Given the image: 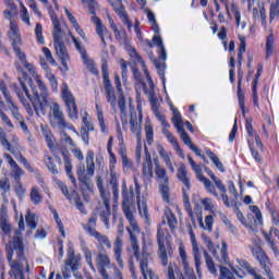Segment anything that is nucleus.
Instances as JSON below:
<instances>
[{
  "mask_svg": "<svg viewBox=\"0 0 279 279\" xmlns=\"http://www.w3.org/2000/svg\"><path fill=\"white\" fill-rule=\"evenodd\" d=\"M19 83L13 84V90L20 100V104L25 108L27 114L34 117V110L37 117H45L47 114V105L49 104V90L47 89V85L40 80H36V84L40 93L33 88V97L29 94V89L27 88V84H32V78L27 76V74H23V76L17 77ZM33 108L32 109V105Z\"/></svg>",
  "mask_w": 279,
  "mask_h": 279,
  "instance_id": "nucleus-1",
  "label": "nucleus"
},
{
  "mask_svg": "<svg viewBox=\"0 0 279 279\" xmlns=\"http://www.w3.org/2000/svg\"><path fill=\"white\" fill-rule=\"evenodd\" d=\"M7 260L10 263V267L13 270L14 276L23 274V262H25V246L23 244V235L21 231H15V235L12 241L5 246Z\"/></svg>",
  "mask_w": 279,
  "mask_h": 279,
  "instance_id": "nucleus-2",
  "label": "nucleus"
},
{
  "mask_svg": "<svg viewBox=\"0 0 279 279\" xmlns=\"http://www.w3.org/2000/svg\"><path fill=\"white\" fill-rule=\"evenodd\" d=\"M153 32L155 35L153 36V44L149 43V47H157V53L159 56L158 59H154L155 69H157V73L162 81L163 88L167 84V78L165 77V71L167 69V49L165 48V44L162 43V37L160 36V26H158V22L150 23Z\"/></svg>",
  "mask_w": 279,
  "mask_h": 279,
  "instance_id": "nucleus-3",
  "label": "nucleus"
},
{
  "mask_svg": "<svg viewBox=\"0 0 279 279\" xmlns=\"http://www.w3.org/2000/svg\"><path fill=\"white\" fill-rule=\"evenodd\" d=\"M122 199H123L122 201V210L132 228V229H130V228L126 229L130 234V241H132V234H134L136 244L138 245V239L136 238V234H140L141 230L138 229L136 219H134V213L132 211V208H134V205L132 204V201H130V193L128 192V187H124L122 190Z\"/></svg>",
  "mask_w": 279,
  "mask_h": 279,
  "instance_id": "nucleus-4",
  "label": "nucleus"
},
{
  "mask_svg": "<svg viewBox=\"0 0 279 279\" xmlns=\"http://www.w3.org/2000/svg\"><path fill=\"white\" fill-rule=\"evenodd\" d=\"M48 119L51 128H59V130H72L75 134H80L73 124L66 122L64 111H62V107H60V104L58 102H52L50 106Z\"/></svg>",
  "mask_w": 279,
  "mask_h": 279,
  "instance_id": "nucleus-5",
  "label": "nucleus"
},
{
  "mask_svg": "<svg viewBox=\"0 0 279 279\" xmlns=\"http://www.w3.org/2000/svg\"><path fill=\"white\" fill-rule=\"evenodd\" d=\"M61 97L64 101L69 119H71V121H77V119H80V109L77 108L75 96H73L66 83L62 84Z\"/></svg>",
  "mask_w": 279,
  "mask_h": 279,
  "instance_id": "nucleus-6",
  "label": "nucleus"
},
{
  "mask_svg": "<svg viewBox=\"0 0 279 279\" xmlns=\"http://www.w3.org/2000/svg\"><path fill=\"white\" fill-rule=\"evenodd\" d=\"M80 260H82V257L80 255H75V248L73 246H70L68 248V258L61 268L62 276L64 279L71 278V272H73V276L77 277V269H80Z\"/></svg>",
  "mask_w": 279,
  "mask_h": 279,
  "instance_id": "nucleus-7",
  "label": "nucleus"
},
{
  "mask_svg": "<svg viewBox=\"0 0 279 279\" xmlns=\"http://www.w3.org/2000/svg\"><path fill=\"white\" fill-rule=\"evenodd\" d=\"M83 229L86 230L89 236H94L100 245H106L108 250H112V243L108 239V235H104L97 231V214L90 216L87 223L83 225Z\"/></svg>",
  "mask_w": 279,
  "mask_h": 279,
  "instance_id": "nucleus-8",
  "label": "nucleus"
},
{
  "mask_svg": "<svg viewBox=\"0 0 279 279\" xmlns=\"http://www.w3.org/2000/svg\"><path fill=\"white\" fill-rule=\"evenodd\" d=\"M177 178L185 186L182 189L183 204L189 211L190 217H193V210H191V201L189 199L187 193V191H191V179L189 178V170H186V166L184 163L179 167Z\"/></svg>",
  "mask_w": 279,
  "mask_h": 279,
  "instance_id": "nucleus-9",
  "label": "nucleus"
},
{
  "mask_svg": "<svg viewBox=\"0 0 279 279\" xmlns=\"http://www.w3.org/2000/svg\"><path fill=\"white\" fill-rule=\"evenodd\" d=\"M82 3L88 5L89 14H93L92 22L96 25V34L99 36L102 45L106 46V34H108V28L104 23H101V19L97 15V1L95 0H82Z\"/></svg>",
  "mask_w": 279,
  "mask_h": 279,
  "instance_id": "nucleus-10",
  "label": "nucleus"
},
{
  "mask_svg": "<svg viewBox=\"0 0 279 279\" xmlns=\"http://www.w3.org/2000/svg\"><path fill=\"white\" fill-rule=\"evenodd\" d=\"M203 243L206 245L208 252H210L218 260V263H222L223 265H230V256L228 255V243L226 241H222L221 243V250H220V256L217 254V250L215 248V243L206 234L202 235Z\"/></svg>",
  "mask_w": 279,
  "mask_h": 279,
  "instance_id": "nucleus-11",
  "label": "nucleus"
},
{
  "mask_svg": "<svg viewBox=\"0 0 279 279\" xmlns=\"http://www.w3.org/2000/svg\"><path fill=\"white\" fill-rule=\"evenodd\" d=\"M203 243L206 245L208 252H210L218 260V263H222L223 265H230V256L228 255V243L226 241H222L221 243V250H220V256L217 254V250L215 248V243L206 234L202 235Z\"/></svg>",
  "mask_w": 279,
  "mask_h": 279,
  "instance_id": "nucleus-12",
  "label": "nucleus"
},
{
  "mask_svg": "<svg viewBox=\"0 0 279 279\" xmlns=\"http://www.w3.org/2000/svg\"><path fill=\"white\" fill-rule=\"evenodd\" d=\"M53 45L56 49V54L61 60L62 66L65 71H69V64L66 61L69 60V50H66V46L64 45V40H66V34L63 33H56L52 35Z\"/></svg>",
  "mask_w": 279,
  "mask_h": 279,
  "instance_id": "nucleus-13",
  "label": "nucleus"
},
{
  "mask_svg": "<svg viewBox=\"0 0 279 279\" xmlns=\"http://www.w3.org/2000/svg\"><path fill=\"white\" fill-rule=\"evenodd\" d=\"M155 173L158 178L159 191L162 199L163 202L169 203V175H167V170L161 167L158 159H155Z\"/></svg>",
  "mask_w": 279,
  "mask_h": 279,
  "instance_id": "nucleus-14",
  "label": "nucleus"
},
{
  "mask_svg": "<svg viewBox=\"0 0 279 279\" xmlns=\"http://www.w3.org/2000/svg\"><path fill=\"white\" fill-rule=\"evenodd\" d=\"M58 151H60L61 156H63L66 175L70 178L72 184H74V186H77V180L75 179V175H73V163L71 162V154L69 153V149L61 146L57 148L54 155H52L53 158H56V160L59 162V165H62V159L58 155Z\"/></svg>",
  "mask_w": 279,
  "mask_h": 279,
  "instance_id": "nucleus-15",
  "label": "nucleus"
},
{
  "mask_svg": "<svg viewBox=\"0 0 279 279\" xmlns=\"http://www.w3.org/2000/svg\"><path fill=\"white\" fill-rule=\"evenodd\" d=\"M76 175L81 178H93L95 175V151L88 150L86 155V166L80 163L76 167Z\"/></svg>",
  "mask_w": 279,
  "mask_h": 279,
  "instance_id": "nucleus-16",
  "label": "nucleus"
},
{
  "mask_svg": "<svg viewBox=\"0 0 279 279\" xmlns=\"http://www.w3.org/2000/svg\"><path fill=\"white\" fill-rule=\"evenodd\" d=\"M13 51L19 59L17 61H14V66L20 74L19 77H21V75L23 77L24 74L27 75V73H25L23 69H26L27 71H29V73H34V65L27 62V56L25 54V52H23V50H21V46H15L13 48Z\"/></svg>",
  "mask_w": 279,
  "mask_h": 279,
  "instance_id": "nucleus-17",
  "label": "nucleus"
},
{
  "mask_svg": "<svg viewBox=\"0 0 279 279\" xmlns=\"http://www.w3.org/2000/svg\"><path fill=\"white\" fill-rule=\"evenodd\" d=\"M142 175L145 183L151 182L154 178V162L151 161V154H149L147 146H145V160L142 165Z\"/></svg>",
  "mask_w": 279,
  "mask_h": 279,
  "instance_id": "nucleus-18",
  "label": "nucleus"
},
{
  "mask_svg": "<svg viewBox=\"0 0 279 279\" xmlns=\"http://www.w3.org/2000/svg\"><path fill=\"white\" fill-rule=\"evenodd\" d=\"M0 90L9 106V109L12 112V116L14 117V119H16L17 121H21V119H23L21 117V113L19 112V107L14 104V101H12V96L10 95V92H8V87L5 86V82L3 80H0Z\"/></svg>",
  "mask_w": 279,
  "mask_h": 279,
  "instance_id": "nucleus-19",
  "label": "nucleus"
},
{
  "mask_svg": "<svg viewBox=\"0 0 279 279\" xmlns=\"http://www.w3.org/2000/svg\"><path fill=\"white\" fill-rule=\"evenodd\" d=\"M109 266H110V257L108 256L106 251L98 253L96 256V267L102 279H110V276L106 270V267H109Z\"/></svg>",
  "mask_w": 279,
  "mask_h": 279,
  "instance_id": "nucleus-20",
  "label": "nucleus"
},
{
  "mask_svg": "<svg viewBox=\"0 0 279 279\" xmlns=\"http://www.w3.org/2000/svg\"><path fill=\"white\" fill-rule=\"evenodd\" d=\"M158 256L163 267L169 265V256L167 255V247L165 246V232L160 228L157 231Z\"/></svg>",
  "mask_w": 279,
  "mask_h": 279,
  "instance_id": "nucleus-21",
  "label": "nucleus"
},
{
  "mask_svg": "<svg viewBox=\"0 0 279 279\" xmlns=\"http://www.w3.org/2000/svg\"><path fill=\"white\" fill-rule=\"evenodd\" d=\"M190 239L192 243V254L195 260V267L198 276H202V253L199 252V246L197 245V240L195 239V232L190 229Z\"/></svg>",
  "mask_w": 279,
  "mask_h": 279,
  "instance_id": "nucleus-22",
  "label": "nucleus"
},
{
  "mask_svg": "<svg viewBox=\"0 0 279 279\" xmlns=\"http://www.w3.org/2000/svg\"><path fill=\"white\" fill-rule=\"evenodd\" d=\"M9 40H11L12 49L15 47H21L23 45V39L21 38V32L19 26L14 22L10 23V31L8 33Z\"/></svg>",
  "mask_w": 279,
  "mask_h": 279,
  "instance_id": "nucleus-23",
  "label": "nucleus"
},
{
  "mask_svg": "<svg viewBox=\"0 0 279 279\" xmlns=\"http://www.w3.org/2000/svg\"><path fill=\"white\" fill-rule=\"evenodd\" d=\"M130 125L132 134H134L136 138H141V132H143V114L140 113L138 118L136 113H132L130 119Z\"/></svg>",
  "mask_w": 279,
  "mask_h": 279,
  "instance_id": "nucleus-24",
  "label": "nucleus"
},
{
  "mask_svg": "<svg viewBox=\"0 0 279 279\" xmlns=\"http://www.w3.org/2000/svg\"><path fill=\"white\" fill-rule=\"evenodd\" d=\"M122 254H123V239H121V235H118L113 243V256H114L120 269H123Z\"/></svg>",
  "mask_w": 279,
  "mask_h": 279,
  "instance_id": "nucleus-25",
  "label": "nucleus"
},
{
  "mask_svg": "<svg viewBox=\"0 0 279 279\" xmlns=\"http://www.w3.org/2000/svg\"><path fill=\"white\" fill-rule=\"evenodd\" d=\"M157 151H158L160 158L166 163V167H168V169H170L171 173H175V168L173 167V162H171V156H173V154L171 151L168 153L165 149V146H162L161 144H157Z\"/></svg>",
  "mask_w": 279,
  "mask_h": 279,
  "instance_id": "nucleus-26",
  "label": "nucleus"
},
{
  "mask_svg": "<svg viewBox=\"0 0 279 279\" xmlns=\"http://www.w3.org/2000/svg\"><path fill=\"white\" fill-rule=\"evenodd\" d=\"M104 207L100 208L99 217L105 223L106 228H110V198H102Z\"/></svg>",
  "mask_w": 279,
  "mask_h": 279,
  "instance_id": "nucleus-27",
  "label": "nucleus"
},
{
  "mask_svg": "<svg viewBox=\"0 0 279 279\" xmlns=\"http://www.w3.org/2000/svg\"><path fill=\"white\" fill-rule=\"evenodd\" d=\"M253 19L254 21L260 19L263 27H267V10L263 2H258L257 8L253 9Z\"/></svg>",
  "mask_w": 279,
  "mask_h": 279,
  "instance_id": "nucleus-28",
  "label": "nucleus"
},
{
  "mask_svg": "<svg viewBox=\"0 0 279 279\" xmlns=\"http://www.w3.org/2000/svg\"><path fill=\"white\" fill-rule=\"evenodd\" d=\"M43 134L45 136L47 147L50 149L52 156H56V150L62 146L56 145V136H53L52 132L43 131Z\"/></svg>",
  "mask_w": 279,
  "mask_h": 279,
  "instance_id": "nucleus-29",
  "label": "nucleus"
},
{
  "mask_svg": "<svg viewBox=\"0 0 279 279\" xmlns=\"http://www.w3.org/2000/svg\"><path fill=\"white\" fill-rule=\"evenodd\" d=\"M214 183L216 184L217 189L220 191L221 193V199L225 204V206H227V208H230V201L228 198V190L226 189V185H223V182H221V180L219 178L214 179Z\"/></svg>",
  "mask_w": 279,
  "mask_h": 279,
  "instance_id": "nucleus-30",
  "label": "nucleus"
},
{
  "mask_svg": "<svg viewBox=\"0 0 279 279\" xmlns=\"http://www.w3.org/2000/svg\"><path fill=\"white\" fill-rule=\"evenodd\" d=\"M0 229L4 234H10V232H12L10 219H8V214L3 211V208L0 211Z\"/></svg>",
  "mask_w": 279,
  "mask_h": 279,
  "instance_id": "nucleus-31",
  "label": "nucleus"
},
{
  "mask_svg": "<svg viewBox=\"0 0 279 279\" xmlns=\"http://www.w3.org/2000/svg\"><path fill=\"white\" fill-rule=\"evenodd\" d=\"M142 66L144 69V73L146 75V80L148 82V86L149 88L147 89V85H145L144 87H141L143 88L145 95H151V93H156L155 92V86H154V80H151V75H149V70H147V66L145 65V62L142 61Z\"/></svg>",
  "mask_w": 279,
  "mask_h": 279,
  "instance_id": "nucleus-32",
  "label": "nucleus"
},
{
  "mask_svg": "<svg viewBox=\"0 0 279 279\" xmlns=\"http://www.w3.org/2000/svg\"><path fill=\"white\" fill-rule=\"evenodd\" d=\"M118 106H119V109H120V119L122 121V125H126V123H128V109H126V106H125V97L124 96L119 97Z\"/></svg>",
  "mask_w": 279,
  "mask_h": 279,
  "instance_id": "nucleus-33",
  "label": "nucleus"
},
{
  "mask_svg": "<svg viewBox=\"0 0 279 279\" xmlns=\"http://www.w3.org/2000/svg\"><path fill=\"white\" fill-rule=\"evenodd\" d=\"M133 77L135 80V90L138 93L141 88H145V82H143V74L137 68L132 69Z\"/></svg>",
  "mask_w": 279,
  "mask_h": 279,
  "instance_id": "nucleus-34",
  "label": "nucleus"
},
{
  "mask_svg": "<svg viewBox=\"0 0 279 279\" xmlns=\"http://www.w3.org/2000/svg\"><path fill=\"white\" fill-rule=\"evenodd\" d=\"M82 57H83V62L84 64H86L88 71L93 75H99V70H97V65H95V61H93V59H88V54H86V51L82 52Z\"/></svg>",
  "mask_w": 279,
  "mask_h": 279,
  "instance_id": "nucleus-35",
  "label": "nucleus"
},
{
  "mask_svg": "<svg viewBox=\"0 0 279 279\" xmlns=\"http://www.w3.org/2000/svg\"><path fill=\"white\" fill-rule=\"evenodd\" d=\"M44 162H45L46 167L48 168V170L53 175H58V173H59L58 167L53 162V157H51V155H49V153H45V155H44Z\"/></svg>",
  "mask_w": 279,
  "mask_h": 279,
  "instance_id": "nucleus-36",
  "label": "nucleus"
},
{
  "mask_svg": "<svg viewBox=\"0 0 279 279\" xmlns=\"http://www.w3.org/2000/svg\"><path fill=\"white\" fill-rule=\"evenodd\" d=\"M205 153L208 156V158H210V160L214 162V165L217 167V169L221 171V173H225L226 168H223V163L219 160V157L215 153H213L210 148H206Z\"/></svg>",
  "mask_w": 279,
  "mask_h": 279,
  "instance_id": "nucleus-37",
  "label": "nucleus"
},
{
  "mask_svg": "<svg viewBox=\"0 0 279 279\" xmlns=\"http://www.w3.org/2000/svg\"><path fill=\"white\" fill-rule=\"evenodd\" d=\"M116 12L122 20V23L126 25L128 29H132V21H130V17L128 16V12L125 11V8H123V4H120V7L116 9Z\"/></svg>",
  "mask_w": 279,
  "mask_h": 279,
  "instance_id": "nucleus-38",
  "label": "nucleus"
},
{
  "mask_svg": "<svg viewBox=\"0 0 279 279\" xmlns=\"http://www.w3.org/2000/svg\"><path fill=\"white\" fill-rule=\"evenodd\" d=\"M243 78L241 77V74H239V81H238V99H239V106L242 110V113L245 114V94H243V89L241 88V82Z\"/></svg>",
  "mask_w": 279,
  "mask_h": 279,
  "instance_id": "nucleus-39",
  "label": "nucleus"
},
{
  "mask_svg": "<svg viewBox=\"0 0 279 279\" xmlns=\"http://www.w3.org/2000/svg\"><path fill=\"white\" fill-rule=\"evenodd\" d=\"M90 178L93 177H85L78 179L82 193H93V183H90Z\"/></svg>",
  "mask_w": 279,
  "mask_h": 279,
  "instance_id": "nucleus-40",
  "label": "nucleus"
},
{
  "mask_svg": "<svg viewBox=\"0 0 279 279\" xmlns=\"http://www.w3.org/2000/svg\"><path fill=\"white\" fill-rule=\"evenodd\" d=\"M171 121L174 128L177 129V132L184 130V122L182 121V114H180V111H178V109H173V117Z\"/></svg>",
  "mask_w": 279,
  "mask_h": 279,
  "instance_id": "nucleus-41",
  "label": "nucleus"
},
{
  "mask_svg": "<svg viewBox=\"0 0 279 279\" xmlns=\"http://www.w3.org/2000/svg\"><path fill=\"white\" fill-rule=\"evenodd\" d=\"M204 257L208 271L213 274V276H217V267L215 266V260H213V257L206 250H204Z\"/></svg>",
  "mask_w": 279,
  "mask_h": 279,
  "instance_id": "nucleus-42",
  "label": "nucleus"
},
{
  "mask_svg": "<svg viewBox=\"0 0 279 279\" xmlns=\"http://www.w3.org/2000/svg\"><path fill=\"white\" fill-rule=\"evenodd\" d=\"M163 134H165L166 138L169 141V143H171V145H173V147L175 148V151L179 154V156L184 158V153H182V148H180V144L178 143V140L175 138V136H173V133H170V131H167Z\"/></svg>",
  "mask_w": 279,
  "mask_h": 279,
  "instance_id": "nucleus-43",
  "label": "nucleus"
},
{
  "mask_svg": "<svg viewBox=\"0 0 279 279\" xmlns=\"http://www.w3.org/2000/svg\"><path fill=\"white\" fill-rule=\"evenodd\" d=\"M110 178V185L112 189L113 198L119 199V177L116 172H111Z\"/></svg>",
  "mask_w": 279,
  "mask_h": 279,
  "instance_id": "nucleus-44",
  "label": "nucleus"
},
{
  "mask_svg": "<svg viewBox=\"0 0 279 279\" xmlns=\"http://www.w3.org/2000/svg\"><path fill=\"white\" fill-rule=\"evenodd\" d=\"M116 40L120 43V45H128V33L123 28L119 29L117 26L116 28L112 29Z\"/></svg>",
  "mask_w": 279,
  "mask_h": 279,
  "instance_id": "nucleus-45",
  "label": "nucleus"
},
{
  "mask_svg": "<svg viewBox=\"0 0 279 279\" xmlns=\"http://www.w3.org/2000/svg\"><path fill=\"white\" fill-rule=\"evenodd\" d=\"M137 208L141 217H144L145 221H149V209L147 208V203L145 201H141V197H137Z\"/></svg>",
  "mask_w": 279,
  "mask_h": 279,
  "instance_id": "nucleus-46",
  "label": "nucleus"
},
{
  "mask_svg": "<svg viewBox=\"0 0 279 279\" xmlns=\"http://www.w3.org/2000/svg\"><path fill=\"white\" fill-rule=\"evenodd\" d=\"M165 218L170 230H175V227L178 226V218H175V215L171 211V209H167L165 211Z\"/></svg>",
  "mask_w": 279,
  "mask_h": 279,
  "instance_id": "nucleus-47",
  "label": "nucleus"
},
{
  "mask_svg": "<svg viewBox=\"0 0 279 279\" xmlns=\"http://www.w3.org/2000/svg\"><path fill=\"white\" fill-rule=\"evenodd\" d=\"M199 226L203 230H207V232H213V223H215V219L211 215H208L205 217V226L204 220H202V217L198 218Z\"/></svg>",
  "mask_w": 279,
  "mask_h": 279,
  "instance_id": "nucleus-48",
  "label": "nucleus"
},
{
  "mask_svg": "<svg viewBox=\"0 0 279 279\" xmlns=\"http://www.w3.org/2000/svg\"><path fill=\"white\" fill-rule=\"evenodd\" d=\"M199 182H202L206 189V191H208V193H210L211 195H214V197H218L219 198V194L217 193V190L215 189V185L213 184V182H210V180H208V178L203 177Z\"/></svg>",
  "mask_w": 279,
  "mask_h": 279,
  "instance_id": "nucleus-49",
  "label": "nucleus"
},
{
  "mask_svg": "<svg viewBox=\"0 0 279 279\" xmlns=\"http://www.w3.org/2000/svg\"><path fill=\"white\" fill-rule=\"evenodd\" d=\"M11 178H13L14 182H21V178L25 175V171L20 168L19 163H15V166H11Z\"/></svg>",
  "mask_w": 279,
  "mask_h": 279,
  "instance_id": "nucleus-50",
  "label": "nucleus"
},
{
  "mask_svg": "<svg viewBox=\"0 0 279 279\" xmlns=\"http://www.w3.org/2000/svg\"><path fill=\"white\" fill-rule=\"evenodd\" d=\"M276 19H279V0H276L275 3H271L269 9V22L274 23Z\"/></svg>",
  "mask_w": 279,
  "mask_h": 279,
  "instance_id": "nucleus-51",
  "label": "nucleus"
},
{
  "mask_svg": "<svg viewBox=\"0 0 279 279\" xmlns=\"http://www.w3.org/2000/svg\"><path fill=\"white\" fill-rule=\"evenodd\" d=\"M187 160H189V162H190V165H191L193 171L196 173L197 180L201 181L202 178H205V177H204V173H202V166H201V165H197V163L195 162V160H193V157H191V156L187 157Z\"/></svg>",
  "mask_w": 279,
  "mask_h": 279,
  "instance_id": "nucleus-52",
  "label": "nucleus"
},
{
  "mask_svg": "<svg viewBox=\"0 0 279 279\" xmlns=\"http://www.w3.org/2000/svg\"><path fill=\"white\" fill-rule=\"evenodd\" d=\"M31 202H33L35 206L43 204V196L40 195L37 186H33L31 190Z\"/></svg>",
  "mask_w": 279,
  "mask_h": 279,
  "instance_id": "nucleus-53",
  "label": "nucleus"
},
{
  "mask_svg": "<svg viewBox=\"0 0 279 279\" xmlns=\"http://www.w3.org/2000/svg\"><path fill=\"white\" fill-rule=\"evenodd\" d=\"M96 184L100 193L101 199H110V193L106 192V189H104V179L101 177L97 178Z\"/></svg>",
  "mask_w": 279,
  "mask_h": 279,
  "instance_id": "nucleus-54",
  "label": "nucleus"
},
{
  "mask_svg": "<svg viewBox=\"0 0 279 279\" xmlns=\"http://www.w3.org/2000/svg\"><path fill=\"white\" fill-rule=\"evenodd\" d=\"M50 19L53 25L52 35L63 33L62 28L60 27V21H58V15H56V12L50 13Z\"/></svg>",
  "mask_w": 279,
  "mask_h": 279,
  "instance_id": "nucleus-55",
  "label": "nucleus"
},
{
  "mask_svg": "<svg viewBox=\"0 0 279 279\" xmlns=\"http://www.w3.org/2000/svg\"><path fill=\"white\" fill-rule=\"evenodd\" d=\"M239 40H240V47L238 52V64L239 66H241L243 62V54L245 53V37L241 36Z\"/></svg>",
  "mask_w": 279,
  "mask_h": 279,
  "instance_id": "nucleus-56",
  "label": "nucleus"
},
{
  "mask_svg": "<svg viewBox=\"0 0 279 279\" xmlns=\"http://www.w3.org/2000/svg\"><path fill=\"white\" fill-rule=\"evenodd\" d=\"M26 226L31 230H36L38 222H36V214L28 211L26 215Z\"/></svg>",
  "mask_w": 279,
  "mask_h": 279,
  "instance_id": "nucleus-57",
  "label": "nucleus"
},
{
  "mask_svg": "<svg viewBox=\"0 0 279 279\" xmlns=\"http://www.w3.org/2000/svg\"><path fill=\"white\" fill-rule=\"evenodd\" d=\"M21 11H20V17L22 19L23 23L26 25H32V22L29 21V13L27 12V8H25V4L23 2L20 3Z\"/></svg>",
  "mask_w": 279,
  "mask_h": 279,
  "instance_id": "nucleus-58",
  "label": "nucleus"
},
{
  "mask_svg": "<svg viewBox=\"0 0 279 279\" xmlns=\"http://www.w3.org/2000/svg\"><path fill=\"white\" fill-rule=\"evenodd\" d=\"M14 191L20 199H23L25 197V193H27V190L23 187V182L15 181Z\"/></svg>",
  "mask_w": 279,
  "mask_h": 279,
  "instance_id": "nucleus-59",
  "label": "nucleus"
},
{
  "mask_svg": "<svg viewBox=\"0 0 279 279\" xmlns=\"http://www.w3.org/2000/svg\"><path fill=\"white\" fill-rule=\"evenodd\" d=\"M274 53V34H270L266 39V56L269 58Z\"/></svg>",
  "mask_w": 279,
  "mask_h": 279,
  "instance_id": "nucleus-60",
  "label": "nucleus"
},
{
  "mask_svg": "<svg viewBox=\"0 0 279 279\" xmlns=\"http://www.w3.org/2000/svg\"><path fill=\"white\" fill-rule=\"evenodd\" d=\"M148 99L150 101L153 112H155V114H160V112H158V97H156V93H150Z\"/></svg>",
  "mask_w": 279,
  "mask_h": 279,
  "instance_id": "nucleus-61",
  "label": "nucleus"
},
{
  "mask_svg": "<svg viewBox=\"0 0 279 279\" xmlns=\"http://www.w3.org/2000/svg\"><path fill=\"white\" fill-rule=\"evenodd\" d=\"M220 267V277L218 279H232L234 278V274L228 269L226 266H219Z\"/></svg>",
  "mask_w": 279,
  "mask_h": 279,
  "instance_id": "nucleus-62",
  "label": "nucleus"
},
{
  "mask_svg": "<svg viewBox=\"0 0 279 279\" xmlns=\"http://www.w3.org/2000/svg\"><path fill=\"white\" fill-rule=\"evenodd\" d=\"M35 34L39 45H45V36H43V24L40 23L36 24Z\"/></svg>",
  "mask_w": 279,
  "mask_h": 279,
  "instance_id": "nucleus-63",
  "label": "nucleus"
},
{
  "mask_svg": "<svg viewBox=\"0 0 279 279\" xmlns=\"http://www.w3.org/2000/svg\"><path fill=\"white\" fill-rule=\"evenodd\" d=\"M10 179L8 178H3L0 179V190L2 191L3 195H5V193H10Z\"/></svg>",
  "mask_w": 279,
  "mask_h": 279,
  "instance_id": "nucleus-64",
  "label": "nucleus"
}]
</instances>
